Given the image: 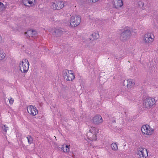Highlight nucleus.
<instances>
[{
	"label": "nucleus",
	"instance_id": "obj_1",
	"mask_svg": "<svg viewBox=\"0 0 158 158\" xmlns=\"http://www.w3.org/2000/svg\"><path fill=\"white\" fill-rule=\"evenodd\" d=\"M98 132L99 130L97 128L94 127H90L89 131L86 134L87 139L90 141H96Z\"/></svg>",
	"mask_w": 158,
	"mask_h": 158
},
{
	"label": "nucleus",
	"instance_id": "obj_2",
	"mask_svg": "<svg viewBox=\"0 0 158 158\" xmlns=\"http://www.w3.org/2000/svg\"><path fill=\"white\" fill-rule=\"evenodd\" d=\"M141 130L143 135L148 136L152 135L154 131V129L148 124L143 125L141 128Z\"/></svg>",
	"mask_w": 158,
	"mask_h": 158
},
{
	"label": "nucleus",
	"instance_id": "obj_3",
	"mask_svg": "<svg viewBox=\"0 0 158 158\" xmlns=\"http://www.w3.org/2000/svg\"><path fill=\"white\" fill-rule=\"evenodd\" d=\"M29 62L27 59H23L19 64L20 70L22 73H27L29 69Z\"/></svg>",
	"mask_w": 158,
	"mask_h": 158
},
{
	"label": "nucleus",
	"instance_id": "obj_4",
	"mask_svg": "<svg viewBox=\"0 0 158 158\" xmlns=\"http://www.w3.org/2000/svg\"><path fill=\"white\" fill-rule=\"evenodd\" d=\"M63 77L64 79L68 81H72L75 78V76L72 70L66 69L64 71Z\"/></svg>",
	"mask_w": 158,
	"mask_h": 158
},
{
	"label": "nucleus",
	"instance_id": "obj_5",
	"mask_svg": "<svg viewBox=\"0 0 158 158\" xmlns=\"http://www.w3.org/2000/svg\"><path fill=\"white\" fill-rule=\"evenodd\" d=\"M81 22V17L80 16L75 15L71 17L69 23L71 27H75L78 26Z\"/></svg>",
	"mask_w": 158,
	"mask_h": 158
},
{
	"label": "nucleus",
	"instance_id": "obj_6",
	"mask_svg": "<svg viewBox=\"0 0 158 158\" xmlns=\"http://www.w3.org/2000/svg\"><path fill=\"white\" fill-rule=\"evenodd\" d=\"M155 99L153 98H148L143 100V106L146 108L149 109L155 103Z\"/></svg>",
	"mask_w": 158,
	"mask_h": 158
},
{
	"label": "nucleus",
	"instance_id": "obj_7",
	"mask_svg": "<svg viewBox=\"0 0 158 158\" xmlns=\"http://www.w3.org/2000/svg\"><path fill=\"white\" fill-rule=\"evenodd\" d=\"M136 154L139 158H146L148 156V152L146 149L139 147L137 148Z\"/></svg>",
	"mask_w": 158,
	"mask_h": 158
},
{
	"label": "nucleus",
	"instance_id": "obj_8",
	"mask_svg": "<svg viewBox=\"0 0 158 158\" xmlns=\"http://www.w3.org/2000/svg\"><path fill=\"white\" fill-rule=\"evenodd\" d=\"M27 110L28 113L31 115L35 116L38 114V110L35 106L30 105L27 106Z\"/></svg>",
	"mask_w": 158,
	"mask_h": 158
},
{
	"label": "nucleus",
	"instance_id": "obj_9",
	"mask_svg": "<svg viewBox=\"0 0 158 158\" xmlns=\"http://www.w3.org/2000/svg\"><path fill=\"white\" fill-rule=\"evenodd\" d=\"M131 31L129 29L125 30L121 34L120 38L122 41H124L128 39L131 35Z\"/></svg>",
	"mask_w": 158,
	"mask_h": 158
},
{
	"label": "nucleus",
	"instance_id": "obj_10",
	"mask_svg": "<svg viewBox=\"0 0 158 158\" xmlns=\"http://www.w3.org/2000/svg\"><path fill=\"white\" fill-rule=\"evenodd\" d=\"M154 36L150 33H148L144 36L143 40L147 44L151 43L154 40Z\"/></svg>",
	"mask_w": 158,
	"mask_h": 158
},
{
	"label": "nucleus",
	"instance_id": "obj_11",
	"mask_svg": "<svg viewBox=\"0 0 158 158\" xmlns=\"http://www.w3.org/2000/svg\"><path fill=\"white\" fill-rule=\"evenodd\" d=\"M103 120L102 116L99 114H97L94 116L92 119L93 123L96 125H99L102 123Z\"/></svg>",
	"mask_w": 158,
	"mask_h": 158
},
{
	"label": "nucleus",
	"instance_id": "obj_12",
	"mask_svg": "<svg viewBox=\"0 0 158 158\" xmlns=\"http://www.w3.org/2000/svg\"><path fill=\"white\" fill-rule=\"evenodd\" d=\"M113 4L114 8L118 9L122 7L123 3L122 0H113Z\"/></svg>",
	"mask_w": 158,
	"mask_h": 158
},
{
	"label": "nucleus",
	"instance_id": "obj_13",
	"mask_svg": "<svg viewBox=\"0 0 158 158\" xmlns=\"http://www.w3.org/2000/svg\"><path fill=\"white\" fill-rule=\"evenodd\" d=\"M22 2L25 6L30 7L34 5L35 0H23Z\"/></svg>",
	"mask_w": 158,
	"mask_h": 158
},
{
	"label": "nucleus",
	"instance_id": "obj_14",
	"mask_svg": "<svg viewBox=\"0 0 158 158\" xmlns=\"http://www.w3.org/2000/svg\"><path fill=\"white\" fill-rule=\"evenodd\" d=\"M127 88L129 89H131L135 84L134 80L131 79H128L127 80Z\"/></svg>",
	"mask_w": 158,
	"mask_h": 158
},
{
	"label": "nucleus",
	"instance_id": "obj_15",
	"mask_svg": "<svg viewBox=\"0 0 158 158\" xmlns=\"http://www.w3.org/2000/svg\"><path fill=\"white\" fill-rule=\"evenodd\" d=\"M99 37V34L98 33H93L90 37V40L91 41L97 39Z\"/></svg>",
	"mask_w": 158,
	"mask_h": 158
},
{
	"label": "nucleus",
	"instance_id": "obj_16",
	"mask_svg": "<svg viewBox=\"0 0 158 158\" xmlns=\"http://www.w3.org/2000/svg\"><path fill=\"white\" fill-rule=\"evenodd\" d=\"M57 10H59L64 7V3L63 2L58 1L56 2Z\"/></svg>",
	"mask_w": 158,
	"mask_h": 158
},
{
	"label": "nucleus",
	"instance_id": "obj_17",
	"mask_svg": "<svg viewBox=\"0 0 158 158\" xmlns=\"http://www.w3.org/2000/svg\"><path fill=\"white\" fill-rule=\"evenodd\" d=\"M118 143L116 142L113 143L111 145V147L112 150L116 151L118 150Z\"/></svg>",
	"mask_w": 158,
	"mask_h": 158
},
{
	"label": "nucleus",
	"instance_id": "obj_18",
	"mask_svg": "<svg viewBox=\"0 0 158 158\" xmlns=\"http://www.w3.org/2000/svg\"><path fill=\"white\" fill-rule=\"evenodd\" d=\"M33 32L34 34H35L36 33V31L33 30H29L26 32H25V34L27 37H28L31 36V34L33 33Z\"/></svg>",
	"mask_w": 158,
	"mask_h": 158
},
{
	"label": "nucleus",
	"instance_id": "obj_19",
	"mask_svg": "<svg viewBox=\"0 0 158 158\" xmlns=\"http://www.w3.org/2000/svg\"><path fill=\"white\" fill-rule=\"evenodd\" d=\"M64 145H62V147L61 148V149L63 150V152H67L69 151L70 148L69 146L66 145L65 147H64Z\"/></svg>",
	"mask_w": 158,
	"mask_h": 158
},
{
	"label": "nucleus",
	"instance_id": "obj_20",
	"mask_svg": "<svg viewBox=\"0 0 158 158\" xmlns=\"http://www.w3.org/2000/svg\"><path fill=\"white\" fill-rule=\"evenodd\" d=\"M27 141L29 144H31L33 143V138L31 135H27Z\"/></svg>",
	"mask_w": 158,
	"mask_h": 158
},
{
	"label": "nucleus",
	"instance_id": "obj_21",
	"mask_svg": "<svg viewBox=\"0 0 158 158\" xmlns=\"http://www.w3.org/2000/svg\"><path fill=\"white\" fill-rule=\"evenodd\" d=\"M5 54L3 51L0 49V60H2L5 57Z\"/></svg>",
	"mask_w": 158,
	"mask_h": 158
},
{
	"label": "nucleus",
	"instance_id": "obj_22",
	"mask_svg": "<svg viewBox=\"0 0 158 158\" xmlns=\"http://www.w3.org/2000/svg\"><path fill=\"white\" fill-rule=\"evenodd\" d=\"M8 127L6 125H4L2 127V130L5 133L7 132V131L8 130Z\"/></svg>",
	"mask_w": 158,
	"mask_h": 158
},
{
	"label": "nucleus",
	"instance_id": "obj_23",
	"mask_svg": "<svg viewBox=\"0 0 158 158\" xmlns=\"http://www.w3.org/2000/svg\"><path fill=\"white\" fill-rule=\"evenodd\" d=\"M51 7L53 10H57L56 3L55 4L53 2L51 4Z\"/></svg>",
	"mask_w": 158,
	"mask_h": 158
},
{
	"label": "nucleus",
	"instance_id": "obj_24",
	"mask_svg": "<svg viewBox=\"0 0 158 158\" xmlns=\"http://www.w3.org/2000/svg\"><path fill=\"white\" fill-rule=\"evenodd\" d=\"M5 8V7L3 3L0 2V10H3Z\"/></svg>",
	"mask_w": 158,
	"mask_h": 158
},
{
	"label": "nucleus",
	"instance_id": "obj_25",
	"mask_svg": "<svg viewBox=\"0 0 158 158\" xmlns=\"http://www.w3.org/2000/svg\"><path fill=\"white\" fill-rule=\"evenodd\" d=\"M9 103L10 105H12L14 102V99L12 98H10V99H8Z\"/></svg>",
	"mask_w": 158,
	"mask_h": 158
},
{
	"label": "nucleus",
	"instance_id": "obj_26",
	"mask_svg": "<svg viewBox=\"0 0 158 158\" xmlns=\"http://www.w3.org/2000/svg\"><path fill=\"white\" fill-rule=\"evenodd\" d=\"M89 2H91L92 3H95L97 2L98 0H87Z\"/></svg>",
	"mask_w": 158,
	"mask_h": 158
},
{
	"label": "nucleus",
	"instance_id": "obj_27",
	"mask_svg": "<svg viewBox=\"0 0 158 158\" xmlns=\"http://www.w3.org/2000/svg\"><path fill=\"white\" fill-rule=\"evenodd\" d=\"M37 35V33L36 31V33L35 34H34V33H32L31 34V37H32L33 38H35V37H36Z\"/></svg>",
	"mask_w": 158,
	"mask_h": 158
},
{
	"label": "nucleus",
	"instance_id": "obj_28",
	"mask_svg": "<svg viewBox=\"0 0 158 158\" xmlns=\"http://www.w3.org/2000/svg\"><path fill=\"white\" fill-rule=\"evenodd\" d=\"M138 3L139 5V6H143L144 5L143 3L142 2L139 1V2H138Z\"/></svg>",
	"mask_w": 158,
	"mask_h": 158
},
{
	"label": "nucleus",
	"instance_id": "obj_29",
	"mask_svg": "<svg viewBox=\"0 0 158 158\" xmlns=\"http://www.w3.org/2000/svg\"><path fill=\"white\" fill-rule=\"evenodd\" d=\"M55 33H60L61 32H60V31H58V30H56L55 31Z\"/></svg>",
	"mask_w": 158,
	"mask_h": 158
},
{
	"label": "nucleus",
	"instance_id": "obj_30",
	"mask_svg": "<svg viewBox=\"0 0 158 158\" xmlns=\"http://www.w3.org/2000/svg\"><path fill=\"white\" fill-rule=\"evenodd\" d=\"M2 40V38L0 35V41Z\"/></svg>",
	"mask_w": 158,
	"mask_h": 158
}]
</instances>
